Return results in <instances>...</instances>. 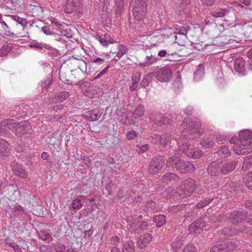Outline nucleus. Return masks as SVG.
Returning <instances> with one entry per match:
<instances>
[{
	"mask_svg": "<svg viewBox=\"0 0 252 252\" xmlns=\"http://www.w3.org/2000/svg\"><path fill=\"white\" fill-rule=\"evenodd\" d=\"M92 63L95 64L100 65L103 64L105 63V59L101 58H96L92 61Z\"/></svg>",
	"mask_w": 252,
	"mask_h": 252,
	"instance_id": "54",
	"label": "nucleus"
},
{
	"mask_svg": "<svg viewBox=\"0 0 252 252\" xmlns=\"http://www.w3.org/2000/svg\"><path fill=\"white\" fill-rule=\"evenodd\" d=\"M82 204L80 199L76 198L74 199L71 203V207L74 210H78L82 207Z\"/></svg>",
	"mask_w": 252,
	"mask_h": 252,
	"instance_id": "43",
	"label": "nucleus"
},
{
	"mask_svg": "<svg viewBox=\"0 0 252 252\" xmlns=\"http://www.w3.org/2000/svg\"><path fill=\"white\" fill-rule=\"evenodd\" d=\"M178 179V177L175 173H167L162 176L161 180L163 184H166L170 181H177Z\"/></svg>",
	"mask_w": 252,
	"mask_h": 252,
	"instance_id": "25",
	"label": "nucleus"
},
{
	"mask_svg": "<svg viewBox=\"0 0 252 252\" xmlns=\"http://www.w3.org/2000/svg\"><path fill=\"white\" fill-rule=\"evenodd\" d=\"M117 51H111L113 54H116L118 59H121L127 51V48L123 45L118 44L116 47Z\"/></svg>",
	"mask_w": 252,
	"mask_h": 252,
	"instance_id": "22",
	"label": "nucleus"
},
{
	"mask_svg": "<svg viewBox=\"0 0 252 252\" xmlns=\"http://www.w3.org/2000/svg\"><path fill=\"white\" fill-rule=\"evenodd\" d=\"M226 12L227 10L223 9H220L212 12L211 14L214 17H222L225 15Z\"/></svg>",
	"mask_w": 252,
	"mask_h": 252,
	"instance_id": "45",
	"label": "nucleus"
},
{
	"mask_svg": "<svg viewBox=\"0 0 252 252\" xmlns=\"http://www.w3.org/2000/svg\"><path fill=\"white\" fill-rule=\"evenodd\" d=\"M54 248L57 252H63L66 250L65 246L61 244H55Z\"/></svg>",
	"mask_w": 252,
	"mask_h": 252,
	"instance_id": "53",
	"label": "nucleus"
},
{
	"mask_svg": "<svg viewBox=\"0 0 252 252\" xmlns=\"http://www.w3.org/2000/svg\"><path fill=\"white\" fill-rule=\"evenodd\" d=\"M155 144H159L163 147L166 146L168 143L170 136L168 134H163L162 135H155Z\"/></svg>",
	"mask_w": 252,
	"mask_h": 252,
	"instance_id": "19",
	"label": "nucleus"
},
{
	"mask_svg": "<svg viewBox=\"0 0 252 252\" xmlns=\"http://www.w3.org/2000/svg\"><path fill=\"white\" fill-rule=\"evenodd\" d=\"M94 199L89 198L86 202L87 209L90 212H92L95 210Z\"/></svg>",
	"mask_w": 252,
	"mask_h": 252,
	"instance_id": "40",
	"label": "nucleus"
},
{
	"mask_svg": "<svg viewBox=\"0 0 252 252\" xmlns=\"http://www.w3.org/2000/svg\"><path fill=\"white\" fill-rule=\"evenodd\" d=\"M28 128V126L26 122L18 123L15 133L17 135L22 136L27 133Z\"/></svg>",
	"mask_w": 252,
	"mask_h": 252,
	"instance_id": "24",
	"label": "nucleus"
},
{
	"mask_svg": "<svg viewBox=\"0 0 252 252\" xmlns=\"http://www.w3.org/2000/svg\"><path fill=\"white\" fill-rule=\"evenodd\" d=\"M194 133L193 134L194 135L192 138H197L200 136L201 134V132L200 130H199L198 128L200 126V123L199 121H194Z\"/></svg>",
	"mask_w": 252,
	"mask_h": 252,
	"instance_id": "39",
	"label": "nucleus"
},
{
	"mask_svg": "<svg viewBox=\"0 0 252 252\" xmlns=\"http://www.w3.org/2000/svg\"><path fill=\"white\" fill-rule=\"evenodd\" d=\"M154 75V72H152L145 76L140 83L141 87L145 88L148 87L151 81L152 76Z\"/></svg>",
	"mask_w": 252,
	"mask_h": 252,
	"instance_id": "33",
	"label": "nucleus"
},
{
	"mask_svg": "<svg viewBox=\"0 0 252 252\" xmlns=\"http://www.w3.org/2000/svg\"><path fill=\"white\" fill-rule=\"evenodd\" d=\"M152 236L149 233L141 235L138 239L137 245L140 248L145 247L151 241Z\"/></svg>",
	"mask_w": 252,
	"mask_h": 252,
	"instance_id": "16",
	"label": "nucleus"
},
{
	"mask_svg": "<svg viewBox=\"0 0 252 252\" xmlns=\"http://www.w3.org/2000/svg\"><path fill=\"white\" fill-rule=\"evenodd\" d=\"M12 168L14 172L17 176L22 178H27L28 176L27 173L21 165L17 163L14 164L13 165Z\"/></svg>",
	"mask_w": 252,
	"mask_h": 252,
	"instance_id": "21",
	"label": "nucleus"
},
{
	"mask_svg": "<svg viewBox=\"0 0 252 252\" xmlns=\"http://www.w3.org/2000/svg\"><path fill=\"white\" fill-rule=\"evenodd\" d=\"M154 73L157 79L161 82H168L172 78V71L167 67L161 68Z\"/></svg>",
	"mask_w": 252,
	"mask_h": 252,
	"instance_id": "9",
	"label": "nucleus"
},
{
	"mask_svg": "<svg viewBox=\"0 0 252 252\" xmlns=\"http://www.w3.org/2000/svg\"><path fill=\"white\" fill-rule=\"evenodd\" d=\"M191 124L193 125V122L190 120L189 119H185L182 123V126L184 127V129H186V126L188 127V126H189V127H190Z\"/></svg>",
	"mask_w": 252,
	"mask_h": 252,
	"instance_id": "59",
	"label": "nucleus"
},
{
	"mask_svg": "<svg viewBox=\"0 0 252 252\" xmlns=\"http://www.w3.org/2000/svg\"><path fill=\"white\" fill-rule=\"evenodd\" d=\"M212 200L213 199L206 198L198 203L196 205V207L198 209H202L204 207L208 205Z\"/></svg>",
	"mask_w": 252,
	"mask_h": 252,
	"instance_id": "42",
	"label": "nucleus"
},
{
	"mask_svg": "<svg viewBox=\"0 0 252 252\" xmlns=\"http://www.w3.org/2000/svg\"><path fill=\"white\" fill-rule=\"evenodd\" d=\"M149 224L145 221L135 220L128 221L126 227L129 231L133 233H139L148 228Z\"/></svg>",
	"mask_w": 252,
	"mask_h": 252,
	"instance_id": "5",
	"label": "nucleus"
},
{
	"mask_svg": "<svg viewBox=\"0 0 252 252\" xmlns=\"http://www.w3.org/2000/svg\"><path fill=\"white\" fill-rule=\"evenodd\" d=\"M183 252H196V249L193 245H188L185 247Z\"/></svg>",
	"mask_w": 252,
	"mask_h": 252,
	"instance_id": "55",
	"label": "nucleus"
},
{
	"mask_svg": "<svg viewBox=\"0 0 252 252\" xmlns=\"http://www.w3.org/2000/svg\"><path fill=\"white\" fill-rule=\"evenodd\" d=\"M155 123L158 125H165L169 123L170 120L167 117H161L160 115L156 117Z\"/></svg>",
	"mask_w": 252,
	"mask_h": 252,
	"instance_id": "37",
	"label": "nucleus"
},
{
	"mask_svg": "<svg viewBox=\"0 0 252 252\" xmlns=\"http://www.w3.org/2000/svg\"><path fill=\"white\" fill-rule=\"evenodd\" d=\"M164 163V160L161 156L153 158L149 165L148 171L149 173L152 175L158 173L161 169Z\"/></svg>",
	"mask_w": 252,
	"mask_h": 252,
	"instance_id": "7",
	"label": "nucleus"
},
{
	"mask_svg": "<svg viewBox=\"0 0 252 252\" xmlns=\"http://www.w3.org/2000/svg\"><path fill=\"white\" fill-rule=\"evenodd\" d=\"M69 95V93L66 91L62 92L56 95L50 100V103H58L63 102L66 99Z\"/></svg>",
	"mask_w": 252,
	"mask_h": 252,
	"instance_id": "18",
	"label": "nucleus"
},
{
	"mask_svg": "<svg viewBox=\"0 0 252 252\" xmlns=\"http://www.w3.org/2000/svg\"><path fill=\"white\" fill-rule=\"evenodd\" d=\"M133 15L137 20H142L147 12V4L144 0H137L135 1L133 9Z\"/></svg>",
	"mask_w": 252,
	"mask_h": 252,
	"instance_id": "4",
	"label": "nucleus"
},
{
	"mask_svg": "<svg viewBox=\"0 0 252 252\" xmlns=\"http://www.w3.org/2000/svg\"><path fill=\"white\" fill-rule=\"evenodd\" d=\"M8 143L4 140H0V155L2 156H6L9 153Z\"/></svg>",
	"mask_w": 252,
	"mask_h": 252,
	"instance_id": "26",
	"label": "nucleus"
},
{
	"mask_svg": "<svg viewBox=\"0 0 252 252\" xmlns=\"http://www.w3.org/2000/svg\"><path fill=\"white\" fill-rule=\"evenodd\" d=\"M237 246L234 242H230L229 244L223 243L219 245L213 246L210 250V252H228L236 249Z\"/></svg>",
	"mask_w": 252,
	"mask_h": 252,
	"instance_id": "10",
	"label": "nucleus"
},
{
	"mask_svg": "<svg viewBox=\"0 0 252 252\" xmlns=\"http://www.w3.org/2000/svg\"><path fill=\"white\" fill-rule=\"evenodd\" d=\"M244 182L250 189L252 190V171L248 173L247 175L244 178Z\"/></svg>",
	"mask_w": 252,
	"mask_h": 252,
	"instance_id": "36",
	"label": "nucleus"
},
{
	"mask_svg": "<svg viewBox=\"0 0 252 252\" xmlns=\"http://www.w3.org/2000/svg\"><path fill=\"white\" fill-rule=\"evenodd\" d=\"M141 73L140 72H137L132 76V82L138 84L140 81L141 78Z\"/></svg>",
	"mask_w": 252,
	"mask_h": 252,
	"instance_id": "56",
	"label": "nucleus"
},
{
	"mask_svg": "<svg viewBox=\"0 0 252 252\" xmlns=\"http://www.w3.org/2000/svg\"><path fill=\"white\" fill-rule=\"evenodd\" d=\"M78 67L80 69V70L83 72H85L87 71V64L86 63L83 61H81L79 64L78 65Z\"/></svg>",
	"mask_w": 252,
	"mask_h": 252,
	"instance_id": "58",
	"label": "nucleus"
},
{
	"mask_svg": "<svg viewBox=\"0 0 252 252\" xmlns=\"http://www.w3.org/2000/svg\"><path fill=\"white\" fill-rule=\"evenodd\" d=\"M149 149V145L148 144L144 145L142 146H136L135 147V150L139 154H142L147 151Z\"/></svg>",
	"mask_w": 252,
	"mask_h": 252,
	"instance_id": "49",
	"label": "nucleus"
},
{
	"mask_svg": "<svg viewBox=\"0 0 252 252\" xmlns=\"http://www.w3.org/2000/svg\"><path fill=\"white\" fill-rule=\"evenodd\" d=\"M123 252H135L134 243L131 241H126L123 244Z\"/></svg>",
	"mask_w": 252,
	"mask_h": 252,
	"instance_id": "27",
	"label": "nucleus"
},
{
	"mask_svg": "<svg viewBox=\"0 0 252 252\" xmlns=\"http://www.w3.org/2000/svg\"><path fill=\"white\" fill-rule=\"evenodd\" d=\"M204 75V68L203 66L200 64L195 72L194 73V78L197 81L200 80L202 79Z\"/></svg>",
	"mask_w": 252,
	"mask_h": 252,
	"instance_id": "29",
	"label": "nucleus"
},
{
	"mask_svg": "<svg viewBox=\"0 0 252 252\" xmlns=\"http://www.w3.org/2000/svg\"><path fill=\"white\" fill-rule=\"evenodd\" d=\"M10 16L13 20L17 21L18 23L21 24L23 26L27 24V20L26 19L20 18V17L14 15H11Z\"/></svg>",
	"mask_w": 252,
	"mask_h": 252,
	"instance_id": "46",
	"label": "nucleus"
},
{
	"mask_svg": "<svg viewBox=\"0 0 252 252\" xmlns=\"http://www.w3.org/2000/svg\"><path fill=\"white\" fill-rule=\"evenodd\" d=\"M182 242L181 238H177L175 241H173L172 243V247L174 251H177L182 246Z\"/></svg>",
	"mask_w": 252,
	"mask_h": 252,
	"instance_id": "44",
	"label": "nucleus"
},
{
	"mask_svg": "<svg viewBox=\"0 0 252 252\" xmlns=\"http://www.w3.org/2000/svg\"><path fill=\"white\" fill-rule=\"evenodd\" d=\"M103 38H104V39L106 41V42L109 44V43H113L114 41L113 40V39L111 38V36L108 33H105L103 35Z\"/></svg>",
	"mask_w": 252,
	"mask_h": 252,
	"instance_id": "63",
	"label": "nucleus"
},
{
	"mask_svg": "<svg viewBox=\"0 0 252 252\" xmlns=\"http://www.w3.org/2000/svg\"><path fill=\"white\" fill-rule=\"evenodd\" d=\"M205 222L203 219L197 220L189 227V231L191 234L200 233L205 226Z\"/></svg>",
	"mask_w": 252,
	"mask_h": 252,
	"instance_id": "11",
	"label": "nucleus"
},
{
	"mask_svg": "<svg viewBox=\"0 0 252 252\" xmlns=\"http://www.w3.org/2000/svg\"><path fill=\"white\" fill-rule=\"evenodd\" d=\"M8 190H9V192H14V193H18V192L17 190V188L13 185H9L6 187Z\"/></svg>",
	"mask_w": 252,
	"mask_h": 252,
	"instance_id": "64",
	"label": "nucleus"
},
{
	"mask_svg": "<svg viewBox=\"0 0 252 252\" xmlns=\"http://www.w3.org/2000/svg\"><path fill=\"white\" fill-rule=\"evenodd\" d=\"M126 137L129 140L133 139L136 137V132L133 130H130L127 132Z\"/></svg>",
	"mask_w": 252,
	"mask_h": 252,
	"instance_id": "60",
	"label": "nucleus"
},
{
	"mask_svg": "<svg viewBox=\"0 0 252 252\" xmlns=\"http://www.w3.org/2000/svg\"><path fill=\"white\" fill-rule=\"evenodd\" d=\"M238 164V162L232 161L230 163H225L220 166V171L223 174H226L233 171L236 166Z\"/></svg>",
	"mask_w": 252,
	"mask_h": 252,
	"instance_id": "17",
	"label": "nucleus"
},
{
	"mask_svg": "<svg viewBox=\"0 0 252 252\" xmlns=\"http://www.w3.org/2000/svg\"><path fill=\"white\" fill-rule=\"evenodd\" d=\"M154 221L157 227H159L162 226L166 222L165 216L163 215H158L155 216Z\"/></svg>",
	"mask_w": 252,
	"mask_h": 252,
	"instance_id": "28",
	"label": "nucleus"
},
{
	"mask_svg": "<svg viewBox=\"0 0 252 252\" xmlns=\"http://www.w3.org/2000/svg\"><path fill=\"white\" fill-rule=\"evenodd\" d=\"M110 67L109 65H108L105 68H104L101 71H100L95 77V79H98L104 75L108 70V68Z\"/></svg>",
	"mask_w": 252,
	"mask_h": 252,
	"instance_id": "61",
	"label": "nucleus"
},
{
	"mask_svg": "<svg viewBox=\"0 0 252 252\" xmlns=\"http://www.w3.org/2000/svg\"><path fill=\"white\" fill-rule=\"evenodd\" d=\"M29 46L32 48H35L38 50H41L43 48H46V44L39 42H34L30 44Z\"/></svg>",
	"mask_w": 252,
	"mask_h": 252,
	"instance_id": "47",
	"label": "nucleus"
},
{
	"mask_svg": "<svg viewBox=\"0 0 252 252\" xmlns=\"http://www.w3.org/2000/svg\"><path fill=\"white\" fill-rule=\"evenodd\" d=\"M229 141L234 144L232 146V149L235 154L237 155L249 154L252 152V146H247L236 137L231 138Z\"/></svg>",
	"mask_w": 252,
	"mask_h": 252,
	"instance_id": "3",
	"label": "nucleus"
},
{
	"mask_svg": "<svg viewBox=\"0 0 252 252\" xmlns=\"http://www.w3.org/2000/svg\"><path fill=\"white\" fill-rule=\"evenodd\" d=\"M238 139L247 146H252V131L249 130L241 131Z\"/></svg>",
	"mask_w": 252,
	"mask_h": 252,
	"instance_id": "13",
	"label": "nucleus"
},
{
	"mask_svg": "<svg viewBox=\"0 0 252 252\" xmlns=\"http://www.w3.org/2000/svg\"><path fill=\"white\" fill-rule=\"evenodd\" d=\"M64 11L67 13L73 12L78 17H80L84 12V6L74 1L70 3L68 2V0H67Z\"/></svg>",
	"mask_w": 252,
	"mask_h": 252,
	"instance_id": "6",
	"label": "nucleus"
},
{
	"mask_svg": "<svg viewBox=\"0 0 252 252\" xmlns=\"http://www.w3.org/2000/svg\"><path fill=\"white\" fill-rule=\"evenodd\" d=\"M244 62L242 58H238L235 60L234 68L239 73H243L245 70Z\"/></svg>",
	"mask_w": 252,
	"mask_h": 252,
	"instance_id": "23",
	"label": "nucleus"
},
{
	"mask_svg": "<svg viewBox=\"0 0 252 252\" xmlns=\"http://www.w3.org/2000/svg\"><path fill=\"white\" fill-rule=\"evenodd\" d=\"M157 61V60L155 56L151 55L150 56H146L145 62L139 63V64L141 67L147 66L156 62Z\"/></svg>",
	"mask_w": 252,
	"mask_h": 252,
	"instance_id": "31",
	"label": "nucleus"
},
{
	"mask_svg": "<svg viewBox=\"0 0 252 252\" xmlns=\"http://www.w3.org/2000/svg\"><path fill=\"white\" fill-rule=\"evenodd\" d=\"M101 113L97 109L88 111L86 114L83 115V117L90 121H94L98 120L101 116Z\"/></svg>",
	"mask_w": 252,
	"mask_h": 252,
	"instance_id": "15",
	"label": "nucleus"
},
{
	"mask_svg": "<svg viewBox=\"0 0 252 252\" xmlns=\"http://www.w3.org/2000/svg\"><path fill=\"white\" fill-rule=\"evenodd\" d=\"M252 165V155L249 156L245 159L242 166V168L245 170H248Z\"/></svg>",
	"mask_w": 252,
	"mask_h": 252,
	"instance_id": "41",
	"label": "nucleus"
},
{
	"mask_svg": "<svg viewBox=\"0 0 252 252\" xmlns=\"http://www.w3.org/2000/svg\"><path fill=\"white\" fill-rule=\"evenodd\" d=\"M110 244L113 245H117L119 242V238L117 236H113L110 239Z\"/></svg>",
	"mask_w": 252,
	"mask_h": 252,
	"instance_id": "62",
	"label": "nucleus"
},
{
	"mask_svg": "<svg viewBox=\"0 0 252 252\" xmlns=\"http://www.w3.org/2000/svg\"><path fill=\"white\" fill-rule=\"evenodd\" d=\"M106 189L108 190L109 194H112L115 192L116 186L112 182L108 183L106 186Z\"/></svg>",
	"mask_w": 252,
	"mask_h": 252,
	"instance_id": "48",
	"label": "nucleus"
},
{
	"mask_svg": "<svg viewBox=\"0 0 252 252\" xmlns=\"http://www.w3.org/2000/svg\"><path fill=\"white\" fill-rule=\"evenodd\" d=\"M231 215V219L234 224L239 223L242 220H245L252 224V216L251 215L247 216L245 212H236Z\"/></svg>",
	"mask_w": 252,
	"mask_h": 252,
	"instance_id": "12",
	"label": "nucleus"
},
{
	"mask_svg": "<svg viewBox=\"0 0 252 252\" xmlns=\"http://www.w3.org/2000/svg\"><path fill=\"white\" fill-rule=\"evenodd\" d=\"M80 88L83 94L90 98H94L97 96V90L95 86L92 85L88 82H84Z\"/></svg>",
	"mask_w": 252,
	"mask_h": 252,
	"instance_id": "8",
	"label": "nucleus"
},
{
	"mask_svg": "<svg viewBox=\"0 0 252 252\" xmlns=\"http://www.w3.org/2000/svg\"><path fill=\"white\" fill-rule=\"evenodd\" d=\"M222 233L224 235L229 236L233 235L234 233V230L230 228H224L222 230Z\"/></svg>",
	"mask_w": 252,
	"mask_h": 252,
	"instance_id": "57",
	"label": "nucleus"
},
{
	"mask_svg": "<svg viewBox=\"0 0 252 252\" xmlns=\"http://www.w3.org/2000/svg\"><path fill=\"white\" fill-rule=\"evenodd\" d=\"M196 189L195 180L189 178L185 180L180 186L177 189V192L180 196L183 197L191 195Z\"/></svg>",
	"mask_w": 252,
	"mask_h": 252,
	"instance_id": "2",
	"label": "nucleus"
},
{
	"mask_svg": "<svg viewBox=\"0 0 252 252\" xmlns=\"http://www.w3.org/2000/svg\"><path fill=\"white\" fill-rule=\"evenodd\" d=\"M4 121L6 129H9L12 131L16 132L18 124H16L13 120H6Z\"/></svg>",
	"mask_w": 252,
	"mask_h": 252,
	"instance_id": "34",
	"label": "nucleus"
},
{
	"mask_svg": "<svg viewBox=\"0 0 252 252\" xmlns=\"http://www.w3.org/2000/svg\"><path fill=\"white\" fill-rule=\"evenodd\" d=\"M182 160L180 158L176 156H173L168 158L166 164L167 166L175 165V168L177 169V164H179V163Z\"/></svg>",
	"mask_w": 252,
	"mask_h": 252,
	"instance_id": "32",
	"label": "nucleus"
},
{
	"mask_svg": "<svg viewBox=\"0 0 252 252\" xmlns=\"http://www.w3.org/2000/svg\"><path fill=\"white\" fill-rule=\"evenodd\" d=\"M144 112L145 110L144 106L142 105H139L135 109L133 115L135 118H137L143 116Z\"/></svg>",
	"mask_w": 252,
	"mask_h": 252,
	"instance_id": "35",
	"label": "nucleus"
},
{
	"mask_svg": "<svg viewBox=\"0 0 252 252\" xmlns=\"http://www.w3.org/2000/svg\"><path fill=\"white\" fill-rule=\"evenodd\" d=\"M178 145L179 151L184 153L189 158L193 159L199 158L203 155V152L197 148H190V145L188 144L186 139H180L178 142Z\"/></svg>",
	"mask_w": 252,
	"mask_h": 252,
	"instance_id": "1",
	"label": "nucleus"
},
{
	"mask_svg": "<svg viewBox=\"0 0 252 252\" xmlns=\"http://www.w3.org/2000/svg\"><path fill=\"white\" fill-rule=\"evenodd\" d=\"M219 154L221 155V157L225 158L230 155V152L227 147H223L219 151Z\"/></svg>",
	"mask_w": 252,
	"mask_h": 252,
	"instance_id": "51",
	"label": "nucleus"
},
{
	"mask_svg": "<svg viewBox=\"0 0 252 252\" xmlns=\"http://www.w3.org/2000/svg\"><path fill=\"white\" fill-rule=\"evenodd\" d=\"M207 171L208 173L211 176L217 175L220 172H221L219 162L214 161L212 162L208 166Z\"/></svg>",
	"mask_w": 252,
	"mask_h": 252,
	"instance_id": "20",
	"label": "nucleus"
},
{
	"mask_svg": "<svg viewBox=\"0 0 252 252\" xmlns=\"http://www.w3.org/2000/svg\"><path fill=\"white\" fill-rule=\"evenodd\" d=\"M12 49V47L11 45H3L0 49V56L4 57L6 56L11 51Z\"/></svg>",
	"mask_w": 252,
	"mask_h": 252,
	"instance_id": "38",
	"label": "nucleus"
},
{
	"mask_svg": "<svg viewBox=\"0 0 252 252\" xmlns=\"http://www.w3.org/2000/svg\"><path fill=\"white\" fill-rule=\"evenodd\" d=\"M146 208L147 211H153L156 209V204L153 201H150L146 205Z\"/></svg>",
	"mask_w": 252,
	"mask_h": 252,
	"instance_id": "50",
	"label": "nucleus"
},
{
	"mask_svg": "<svg viewBox=\"0 0 252 252\" xmlns=\"http://www.w3.org/2000/svg\"><path fill=\"white\" fill-rule=\"evenodd\" d=\"M175 32L179 34L186 36L187 33V30L185 27L183 26L179 27V28H177L176 29Z\"/></svg>",
	"mask_w": 252,
	"mask_h": 252,
	"instance_id": "52",
	"label": "nucleus"
},
{
	"mask_svg": "<svg viewBox=\"0 0 252 252\" xmlns=\"http://www.w3.org/2000/svg\"><path fill=\"white\" fill-rule=\"evenodd\" d=\"M214 144L215 142L211 137L204 138L201 142V145L205 148H212L214 146Z\"/></svg>",
	"mask_w": 252,
	"mask_h": 252,
	"instance_id": "30",
	"label": "nucleus"
},
{
	"mask_svg": "<svg viewBox=\"0 0 252 252\" xmlns=\"http://www.w3.org/2000/svg\"><path fill=\"white\" fill-rule=\"evenodd\" d=\"M194 165L189 161H181L177 165V170L181 173H186L193 170Z\"/></svg>",
	"mask_w": 252,
	"mask_h": 252,
	"instance_id": "14",
	"label": "nucleus"
}]
</instances>
